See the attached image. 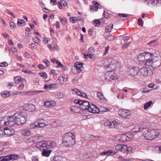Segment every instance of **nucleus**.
I'll use <instances>...</instances> for the list:
<instances>
[{
  "mask_svg": "<svg viewBox=\"0 0 161 161\" xmlns=\"http://www.w3.org/2000/svg\"><path fill=\"white\" fill-rule=\"evenodd\" d=\"M159 132L153 129H149L144 131L143 134L146 139L152 140L156 139L159 135Z\"/></svg>",
  "mask_w": 161,
  "mask_h": 161,
  "instance_id": "obj_4",
  "label": "nucleus"
},
{
  "mask_svg": "<svg viewBox=\"0 0 161 161\" xmlns=\"http://www.w3.org/2000/svg\"><path fill=\"white\" fill-rule=\"evenodd\" d=\"M118 159L119 161H125L126 158H124L122 156H119L118 157Z\"/></svg>",
  "mask_w": 161,
  "mask_h": 161,
  "instance_id": "obj_59",
  "label": "nucleus"
},
{
  "mask_svg": "<svg viewBox=\"0 0 161 161\" xmlns=\"http://www.w3.org/2000/svg\"><path fill=\"white\" fill-rule=\"evenodd\" d=\"M130 42H124L122 43L121 48L123 49H125L128 48L129 46V44L130 43Z\"/></svg>",
  "mask_w": 161,
  "mask_h": 161,
  "instance_id": "obj_32",
  "label": "nucleus"
},
{
  "mask_svg": "<svg viewBox=\"0 0 161 161\" xmlns=\"http://www.w3.org/2000/svg\"><path fill=\"white\" fill-rule=\"evenodd\" d=\"M38 68L40 69H45L47 68L42 64H39L38 66Z\"/></svg>",
  "mask_w": 161,
  "mask_h": 161,
  "instance_id": "obj_56",
  "label": "nucleus"
},
{
  "mask_svg": "<svg viewBox=\"0 0 161 161\" xmlns=\"http://www.w3.org/2000/svg\"><path fill=\"white\" fill-rule=\"evenodd\" d=\"M83 54L86 58H87L88 57L89 58H92L93 56L92 54L91 53L87 54L84 53Z\"/></svg>",
  "mask_w": 161,
  "mask_h": 161,
  "instance_id": "obj_46",
  "label": "nucleus"
},
{
  "mask_svg": "<svg viewBox=\"0 0 161 161\" xmlns=\"http://www.w3.org/2000/svg\"><path fill=\"white\" fill-rule=\"evenodd\" d=\"M135 149L134 148H132L131 147H127V148L126 149V153H127L128 152H133L134 150Z\"/></svg>",
  "mask_w": 161,
  "mask_h": 161,
  "instance_id": "obj_43",
  "label": "nucleus"
},
{
  "mask_svg": "<svg viewBox=\"0 0 161 161\" xmlns=\"http://www.w3.org/2000/svg\"><path fill=\"white\" fill-rule=\"evenodd\" d=\"M101 7H99L97 6H95L94 5H92L91 6V10L92 11H93L95 10L97 11L98 8H100Z\"/></svg>",
  "mask_w": 161,
  "mask_h": 161,
  "instance_id": "obj_35",
  "label": "nucleus"
},
{
  "mask_svg": "<svg viewBox=\"0 0 161 161\" xmlns=\"http://www.w3.org/2000/svg\"><path fill=\"white\" fill-rule=\"evenodd\" d=\"M71 111L73 112L77 113H80V107H79L78 106L74 105L71 106L70 108Z\"/></svg>",
  "mask_w": 161,
  "mask_h": 161,
  "instance_id": "obj_21",
  "label": "nucleus"
},
{
  "mask_svg": "<svg viewBox=\"0 0 161 161\" xmlns=\"http://www.w3.org/2000/svg\"><path fill=\"white\" fill-rule=\"evenodd\" d=\"M102 112H106L109 110V109L103 106H101L100 108Z\"/></svg>",
  "mask_w": 161,
  "mask_h": 161,
  "instance_id": "obj_50",
  "label": "nucleus"
},
{
  "mask_svg": "<svg viewBox=\"0 0 161 161\" xmlns=\"http://www.w3.org/2000/svg\"><path fill=\"white\" fill-rule=\"evenodd\" d=\"M146 127L144 124L138 125L135 126L131 129V132H138L142 131L143 130L146 129Z\"/></svg>",
  "mask_w": 161,
  "mask_h": 161,
  "instance_id": "obj_12",
  "label": "nucleus"
},
{
  "mask_svg": "<svg viewBox=\"0 0 161 161\" xmlns=\"http://www.w3.org/2000/svg\"><path fill=\"white\" fill-rule=\"evenodd\" d=\"M108 62L111 70H108V71L111 72L115 70L117 67L118 61L113 58H110L108 59Z\"/></svg>",
  "mask_w": 161,
  "mask_h": 161,
  "instance_id": "obj_9",
  "label": "nucleus"
},
{
  "mask_svg": "<svg viewBox=\"0 0 161 161\" xmlns=\"http://www.w3.org/2000/svg\"><path fill=\"white\" fill-rule=\"evenodd\" d=\"M8 116L3 117L1 119V126H8V120H7Z\"/></svg>",
  "mask_w": 161,
  "mask_h": 161,
  "instance_id": "obj_22",
  "label": "nucleus"
},
{
  "mask_svg": "<svg viewBox=\"0 0 161 161\" xmlns=\"http://www.w3.org/2000/svg\"><path fill=\"white\" fill-rule=\"evenodd\" d=\"M15 118L17 124L18 125H21L24 123L27 119V115L24 112L16 113L13 115Z\"/></svg>",
  "mask_w": 161,
  "mask_h": 161,
  "instance_id": "obj_5",
  "label": "nucleus"
},
{
  "mask_svg": "<svg viewBox=\"0 0 161 161\" xmlns=\"http://www.w3.org/2000/svg\"><path fill=\"white\" fill-rule=\"evenodd\" d=\"M43 62L46 64V65L47 67H48L50 64V61L47 59H45L43 60Z\"/></svg>",
  "mask_w": 161,
  "mask_h": 161,
  "instance_id": "obj_47",
  "label": "nucleus"
},
{
  "mask_svg": "<svg viewBox=\"0 0 161 161\" xmlns=\"http://www.w3.org/2000/svg\"><path fill=\"white\" fill-rule=\"evenodd\" d=\"M47 125V121L44 119H37L35 122L32 124L31 127L34 128L35 127L42 128L44 127Z\"/></svg>",
  "mask_w": 161,
  "mask_h": 161,
  "instance_id": "obj_7",
  "label": "nucleus"
},
{
  "mask_svg": "<svg viewBox=\"0 0 161 161\" xmlns=\"http://www.w3.org/2000/svg\"><path fill=\"white\" fill-rule=\"evenodd\" d=\"M138 24L141 27L143 26V23L142 22V19L141 18L138 19Z\"/></svg>",
  "mask_w": 161,
  "mask_h": 161,
  "instance_id": "obj_48",
  "label": "nucleus"
},
{
  "mask_svg": "<svg viewBox=\"0 0 161 161\" xmlns=\"http://www.w3.org/2000/svg\"><path fill=\"white\" fill-rule=\"evenodd\" d=\"M60 22L62 24L65 25L67 23L66 19L64 17H59Z\"/></svg>",
  "mask_w": 161,
  "mask_h": 161,
  "instance_id": "obj_34",
  "label": "nucleus"
},
{
  "mask_svg": "<svg viewBox=\"0 0 161 161\" xmlns=\"http://www.w3.org/2000/svg\"><path fill=\"white\" fill-rule=\"evenodd\" d=\"M94 25L95 26L98 27L100 25V22L99 21L96 20L94 23Z\"/></svg>",
  "mask_w": 161,
  "mask_h": 161,
  "instance_id": "obj_52",
  "label": "nucleus"
},
{
  "mask_svg": "<svg viewBox=\"0 0 161 161\" xmlns=\"http://www.w3.org/2000/svg\"><path fill=\"white\" fill-rule=\"evenodd\" d=\"M10 160H15L18 159L19 157L18 155L16 154H11L10 155Z\"/></svg>",
  "mask_w": 161,
  "mask_h": 161,
  "instance_id": "obj_33",
  "label": "nucleus"
},
{
  "mask_svg": "<svg viewBox=\"0 0 161 161\" xmlns=\"http://www.w3.org/2000/svg\"><path fill=\"white\" fill-rule=\"evenodd\" d=\"M56 103L53 101H48L45 102L44 105L46 107H52L55 105Z\"/></svg>",
  "mask_w": 161,
  "mask_h": 161,
  "instance_id": "obj_25",
  "label": "nucleus"
},
{
  "mask_svg": "<svg viewBox=\"0 0 161 161\" xmlns=\"http://www.w3.org/2000/svg\"><path fill=\"white\" fill-rule=\"evenodd\" d=\"M88 51L91 53H93L94 52V48L92 47H91L89 48Z\"/></svg>",
  "mask_w": 161,
  "mask_h": 161,
  "instance_id": "obj_55",
  "label": "nucleus"
},
{
  "mask_svg": "<svg viewBox=\"0 0 161 161\" xmlns=\"http://www.w3.org/2000/svg\"><path fill=\"white\" fill-rule=\"evenodd\" d=\"M14 86V84L12 83H9L7 84V87L10 88L11 87L13 86Z\"/></svg>",
  "mask_w": 161,
  "mask_h": 161,
  "instance_id": "obj_60",
  "label": "nucleus"
},
{
  "mask_svg": "<svg viewBox=\"0 0 161 161\" xmlns=\"http://www.w3.org/2000/svg\"><path fill=\"white\" fill-rule=\"evenodd\" d=\"M53 85L52 84L50 85H45L44 88L45 90H48L52 88Z\"/></svg>",
  "mask_w": 161,
  "mask_h": 161,
  "instance_id": "obj_42",
  "label": "nucleus"
},
{
  "mask_svg": "<svg viewBox=\"0 0 161 161\" xmlns=\"http://www.w3.org/2000/svg\"><path fill=\"white\" fill-rule=\"evenodd\" d=\"M130 37L129 36H124L123 37V40L124 42H127V41L129 40Z\"/></svg>",
  "mask_w": 161,
  "mask_h": 161,
  "instance_id": "obj_54",
  "label": "nucleus"
},
{
  "mask_svg": "<svg viewBox=\"0 0 161 161\" xmlns=\"http://www.w3.org/2000/svg\"><path fill=\"white\" fill-rule=\"evenodd\" d=\"M128 72L130 75H136L138 73V68L136 67H132L131 68L128 69Z\"/></svg>",
  "mask_w": 161,
  "mask_h": 161,
  "instance_id": "obj_17",
  "label": "nucleus"
},
{
  "mask_svg": "<svg viewBox=\"0 0 161 161\" xmlns=\"http://www.w3.org/2000/svg\"><path fill=\"white\" fill-rule=\"evenodd\" d=\"M82 100L80 99H75L74 100V102L76 104H79L80 106L81 103L82 102Z\"/></svg>",
  "mask_w": 161,
  "mask_h": 161,
  "instance_id": "obj_51",
  "label": "nucleus"
},
{
  "mask_svg": "<svg viewBox=\"0 0 161 161\" xmlns=\"http://www.w3.org/2000/svg\"><path fill=\"white\" fill-rule=\"evenodd\" d=\"M10 160V155L1 157V161H8Z\"/></svg>",
  "mask_w": 161,
  "mask_h": 161,
  "instance_id": "obj_31",
  "label": "nucleus"
},
{
  "mask_svg": "<svg viewBox=\"0 0 161 161\" xmlns=\"http://www.w3.org/2000/svg\"><path fill=\"white\" fill-rule=\"evenodd\" d=\"M70 20L71 22L73 23H75L76 20H77V22H78V21H81V19H78L77 20L76 18L75 17H72L70 18Z\"/></svg>",
  "mask_w": 161,
  "mask_h": 161,
  "instance_id": "obj_37",
  "label": "nucleus"
},
{
  "mask_svg": "<svg viewBox=\"0 0 161 161\" xmlns=\"http://www.w3.org/2000/svg\"><path fill=\"white\" fill-rule=\"evenodd\" d=\"M2 35L5 38H7L9 37V35L8 33L6 32H4L2 34Z\"/></svg>",
  "mask_w": 161,
  "mask_h": 161,
  "instance_id": "obj_63",
  "label": "nucleus"
},
{
  "mask_svg": "<svg viewBox=\"0 0 161 161\" xmlns=\"http://www.w3.org/2000/svg\"><path fill=\"white\" fill-rule=\"evenodd\" d=\"M118 15L119 16L123 17H127L128 16V14H119Z\"/></svg>",
  "mask_w": 161,
  "mask_h": 161,
  "instance_id": "obj_57",
  "label": "nucleus"
},
{
  "mask_svg": "<svg viewBox=\"0 0 161 161\" xmlns=\"http://www.w3.org/2000/svg\"><path fill=\"white\" fill-rule=\"evenodd\" d=\"M62 142L66 147L74 145L75 142V136L70 132L65 133L63 137Z\"/></svg>",
  "mask_w": 161,
  "mask_h": 161,
  "instance_id": "obj_3",
  "label": "nucleus"
},
{
  "mask_svg": "<svg viewBox=\"0 0 161 161\" xmlns=\"http://www.w3.org/2000/svg\"><path fill=\"white\" fill-rule=\"evenodd\" d=\"M48 148H41L40 150H43L42 155L43 156L48 157L50 155L52 151L51 150H47Z\"/></svg>",
  "mask_w": 161,
  "mask_h": 161,
  "instance_id": "obj_20",
  "label": "nucleus"
},
{
  "mask_svg": "<svg viewBox=\"0 0 161 161\" xmlns=\"http://www.w3.org/2000/svg\"><path fill=\"white\" fill-rule=\"evenodd\" d=\"M105 126L110 128H115L119 129L120 128V125L113 119H109L107 120L104 123Z\"/></svg>",
  "mask_w": 161,
  "mask_h": 161,
  "instance_id": "obj_6",
  "label": "nucleus"
},
{
  "mask_svg": "<svg viewBox=\"0 0 161 161\" xmlns=\"http://www.w3.org/2000/svg\"><path fill=\"white\" fill-rule=\"evenodd\" d=\"M79 79L78 78H74L72 80V82L74 84L76 83H77Z\"/></svg>",
  "mask_w": 161,
  "mask_h": 161,
  "instance_id": "obj_61",
  "label": "nucleus"
},
{
  "mask_svg": "<svg viewBox=\"0 0 161 161\" xmlns=\"http://www.w3.org/2000/svg\"><path fill=\"white\" fill-rule=\"evenodd\" d=\"M120 141L121 142H125L130 140V138L126 134L121 135L120 136Z\"/></svg>",
  "mask_w": 161,
  "mask_h": 161,
  "instance_id": "obj_24",
  "label": "nucleus"
},
{
  "mask_svg": "<svg viewBox=\"0 0 161 161\" xmlns=\"http://www.w3.org/2000/svg\"><path fill=\"white\" fill-rule=\"evenodd\" d=\"M103 15L104 18H108L109 16V14L107 12H105V11L104 10Z\"/></svg>",
  "mask_w": 161,
  "mask_h": 161,
  "instance_id": "obj_58",
  "label": "nucleus"
},
{
  "mask_svg": "<svg viewBox=\"0 0 161 161\" xmlns=\"http://www.w3.org/2000/svg\"><path fill=\"white\" fill-rule=\"evenodd\" d=\"M8 64L6 62H3L1 63V67H6L8 66Z\"/></svg>",
  "mask_w": 161,
  "mask_h": 161,
  "instance_id": "obj_49",
  "label": "nucleus"
},
{
  "mask_svg": "<svg viewBox=\"0 0 161 161\" xmlns=\"http://www.w3.org/2000/svg\"><path fill=\"white\" fill-rule=\"evenodd\" d=\"M11 29L14 30L15 29V25L13 22L11 21L9 23Z\"/></svg>",
  "mask_w": 161,
  "mask_h": 161,
  "instance_id": "obj_39",
  "label": "nucleus"
},
{
  "mask_svg": "<svg viewBox=\"0 0 161 161\" xmlns=\"http://www.w3.org/2000/svg\"><path fill=\"white\" fill-rule=\"evenodd\" d=\"M113 28V25L112 24H110L107 25L105 27V31L106 32H109L111 31V30Z\"/></svg>",
  "mask_w": 161,
  "mask_h": 161,
  "instance_id": "obj_28",
  "label": "nucleus"
},
{
  "mask_svg": "<svg viewBox=\"0 0 161 161\" xmlns=\"http://www.w3.org/2000/svg\"><path fill=\"white\" fill-rule=\"evenodd\" d=\"M32 161H39L37 156L32 157Z\"/></svg>",
  "mask_w": 161,
  "mask_h": 161,
  "instance_id": "obj_64",
  "label": "nucleus"
},
{
  "mask_svg": "<svg viewBox=\"0 0 161 161\" xmlns=\"http://www.w3.org/2000/svg\"><path fill=\"white\" fill-rule=\"evenodd\" d=\"M35 146L39 149L41 148H52L55 147L56 146V144L53 141L43 140L36 142Z\"/></svg>",
  "mask_w": 161,
  "mask_h": 161,
  "instance_id": "obj_2",
  "label": "nucleus"
},
{
  "mask_svg": "<svg viewBox=\"0 0 161 161\" xmlns=\"http://www.w3.org/2000/svg\"><path fill=\"white\" fill-rule=\"evenodd\" d=\"M138 72L144 77H146L147 76H150L153 74V71L152 69L148 67H142L139 70Z\"/></svg>",
  "mask_w": 161,
  "mask_h": 161,
  "instance_id": "obj_8",
  "label": "nucleus"
},
{
  "mask_svg": "<svg viewBox=\"0 0 161 161\" xmlns=\"http://www.w3.org/2000/svg\"><path fill=\"white\" fill-rule=\"evenodd\" d=\"M8 118L7 119L8 120V125H9L10 126H13L15 124H17V122L16 119L13 115V116H10L8 117Z\"/></svg>",
  "mask_w": 161,
  "mask_h": 161,
  "instance_id": "obj_15",
  "label": "nucleus"
},
{
  "mask_svg": "<svg viewBox=\"0 0 161 161\" xmlns=\"http://www.w3.org/2000/svg\"><path fill=\"white\" fill-rule=\"evenodd\" d=\"M90 103L89 102L82 100V102L81 103L80 108L81 109L83 110H88L90 106Z\"/></svg>",
  "mask_w": 161,
  "mask_h": 161,
  "instance_id": "obj_14",
  "label": "nucleus"
},
{
  "mask_svg": "<svg viewBox=\"0 0 161 161\" xmlns=\"http://www.w3.org/2000/svg\"><path fill=\"white\" fill-rule=\"evenodd\" d=\"M155 1H152V0H146L145 1V2L147 4L151 3L153 4V3H154Z\"/></svg>",
  "mask_w": 161,
  "mask_h": 161,
  "instance_id": "obj_53",
  "label": "nucleus"
},
{
  "mask_svg": "<svg viewBox=\"0 0 161 161\" xmlns=\"http://www.w3.org/2000/svg\"><path fill=\"white\" fill-rule=\"evenodd\" d=\"M127 146L122 144H119L115 146V149L123 153H126Z\"/></svg>",
  "mask_w": 161,
  "mask_h": 161,
  "instance_id": "obj_16",
  "label": "nucleus"
},
{
  "mask_svg": "<svg viewBox=\"0 0 161 161\" xmlns=\"http://www.w3.org/2000/svg\"><path fill=\"white\" fill-rule=\"evenodd\" d=\"M39 75L44 79L47 77V75L45 72L39 73Z\"/></svg>",
  "mask_w": 161,
  "mask_h": 161,
  "instance_id": "obj_38",
  "label": "nucleus"
},
{
  "mask_svg": "<svg viewBox=\"0 0 161 161\" xmlns=\"http://www.w3.org/2000/svg\"><path fill=\"white\" fill-rule=\"evenodd\" d=\"M1 95L3 96V97H9L10 95V91H5L3 92H2L1 93Z\"/></svg>",
  "mask_w": 161,
  "mask_h": 161,
  "instance_id": "obj_29",
  "label": "nucleus"
},
{
  "mask_svg": "<svg viewBox=\"0 0 161 161\" xmlns=\"http://www.w3.org/2000/svg\"><path fill=\"white\" fill-rule=\"evenodd\" d=\"M65 158L60 156H54L52 161H64Z\"/></svg>",
  "mask_w": 161,
  "mask_h": 161,
  "instance_id": "obj_26",
  "label": "nucleus"
},
{
  "mask_svg": "<svg viewBox=\"0 0 161 161\" xmlns=\"http://www.w3.org/2000/svg\"><path fill=\"white\" fill-rule=\"evenodd\" d=\"M119 114L122 117L125 119H129L131 115L130 111L125 109H123L119 111Z\"/></svg>",
  "mask_w": 161,
  "mask_h": 161,
  "instance_id": "obj_11",
  "label": "nucleus"
},
{
  "mask_svg": "<svg viewBox=\"0 0 161 161\" xmlns=\"http://www.w3.org/2000/svg\"><path fill=\"white\" fill-rule=\"evenodd\" d=\"M88 110L92 113H98L100 111V110L97 106L93 104L90 105Z\"/></svg>",
  "mask_w": 161,
  "mask_h": 161,
  "instance_id": "obj_13",
  "label": "nucleus"
},
{
  "mask_svg": "<svg viewBox=\"0 0 161 161\" xmlns=\"http://www.w3.org/2000/svg\"><path fill=\"white\" fill-rule=\"evenodd\" d=\"M152 102L151 101H150L146 103L144 106V108L145 109H147L152 104Z\"/></svg>",
  "mask_w": 161,
  "mask_h": 161,
  "instance_id": "obj_36",
  "label": "nucleus"
},
{
  "mask_svg": "<svg viewBox=\"0 0 161 161\" xmlns=\"http://www.w3.org/2000/svg\"><path fill=\"white\" fill-rule=\"evenodd\" d=\"M97 97L100 100L103 98L104 97L100 92H97Z\"/></svg>",
  "mask_w": 161,
  "mask_h": 161,
  "instance_id": "obj_45",
  "label": "nucleus"
},
{
  "mask_svg": "<svg viewBox=\"0 0 161 161\" xmlns=\"http://www.w3.org/2000/svg\"><path fill=\"white\" fill-rule=\"evenodd\" d=\"M83 63L80 62H77L75 63L74 66L78 73H80L81 71V68L83 67Z\"/></svg>",
  "mask_w": 161,
  "mask_h": 161,
  "instance_id": "obj_18",
  "label": "nucleus"
},
{
  "mask_svg": "<svg viewBox=\"0 0 161 161\" xmlns=\"http://www.w3.org/2000/svg\"><path fill=\"white\" fill-rule=\"evenodd\" d=\"M21 133L23 136H29L31 134L30 131L28 129L22 130L21 131Z\"/></svg>",
  "mask_w": 161,
  "mask_h": 161,
  "instance_id": "obj_27",
  "label": "nucleus"
},
{
  "mask_svg": "<svg viewBox=\"0 0 161 161\" xmlns=\"http://www.w3.org/2000/svg\"><path fill=\"white\" fill-rule=\"evenodd\" d=\"M33 41L36 44H39L40 43L41 40H40L37 37H36L33 39Z\"/></svg>",
  "mask_w": 161,
  "mask_h": 161,
  "instance_id": "obj_41",
  "label": "nucleus"
},
{
  "mask_svg": "<svg viewBox=\"0 0 161 161\" xmlns=\"http://www.w3.org/2000/svg\"><path fill=\"white\" fill-rule=\"evenodd\" d=\"M24 86V84L23 83H21L18 87L19 90H21L23 89Z\"/></svg>",
  "mask_w": 161,
  "mask_h": 161,
  "instance_id": "obj_62",
  "label": "nucleus"
},
{
  "mask_svg": "<svg viewBox=\"0 0 161 161\" xmlns=\"http://www.w3.org/2000/svg\"><path fill=\"white\" fill-rule=\"evenodd\" d=\"M25 21L23 19H19L18 20L17 24L19 26H22L23 25H22V24H24L25 23Z\"/></svg>",
  "mask_w": 161,
  "mask_h": 161,
  "instance_id": "obj_40",
  "label": "nucleus"
},
{
  "mask_svg": "<svg viewBox=\"0 0 161 161\" xmlns=\"http://www.w3.org/2000/svg\"><path fill=\"white\" fill-rule=\"evenodd\" d=\"M2 132V134H1V136H2L4 135L9 136H11L14 133V130L13 129H10L6 127L5 128L1 127V132Z\"/></svg>",
  "mask_w": 161,
  "mask_h": 161,
  "instance_id": "obj_10",
  "label": "nucleus"
},
{
  "mask_svg": "<svg viewBox=\"0 0 161 161\" xmlns=\"http://www.w3.org/2000/svg\"><path fill=\"white\" fill-rule=\"evenodd\" d=\"M116 153L115 152H114L112 150H109L107 151H104L101 153H100V155L101 156H109L110 154L113 153L115 154Z\"/></svg>",
  "mask_w": 161,
  "mask_h": 161,
  "instance_id": "obj_23",
  "label": "nucleus"
},
{
  "mask_svg": "<svg viewBox=\"0 0 161 161\" xmlns=\"http://www.w3.org/2000/svg\"><path fill=\"white\" fill-rule=\"evenodd\" d=\"M140 63L142 65L152 66L155 68L160 65L158 63L159 55L156 53H151L148 52H144L140 53L138 57Z\"/></svg>",
  "mask_w": 161,
  "mask_h": 161,
  "instance_id": "obj_1",
  "label": "nucleus"
},
{
  "mask_svg": "<svg viewBox=\"0 0 161 161\" xmlns=\"http://www.w3.org/2000/svg\"><path fill=\"white\" fill-rule=\"evenodd\" d=\"M68 76L67 75H63L59 76L58 78L59 82L61 84H63L67 81Z\"/></svg>",
  "mask_w": 161,
  "mask_h": 161,
  "instance_id": "obj_19",
  "label": "nucleus"
},
{
  "mask_svg": "<svg viewBox=\"0 0 161 161\" xmlns=\"http://www.w3.org/2000/svg\"><path fill=\"white\" fill-rule=\"evenodd\" d=\"M153 149L154 150H155V151L157 153H159V150H160V147L158 146H155L153 147Z\"/></svg>",
  "mask_w": 161,
  "mask_h": 161,
  "instance_id": "obj_44",
  "label": "nucleus"
},
{
  "mask_svg": "<svg viewBox=\"0 0 161 161\" xmlns=\"http://www.w3.org/2000/svg\"><path fill=\"white\" fill-rule=\"evenodd\" d=\"M24 79H22L21 77L20 76H17L15 77L14 78V80L15 83H19L23 81Z\"/></svg>",
  "mask_w": 161,
  "mask_h": 161,
  "instance_id": "obj_30",
  "label": "nucleus"
}]
</instances>
